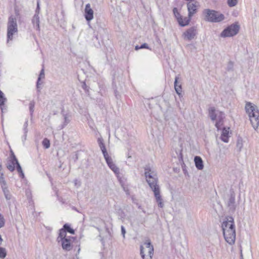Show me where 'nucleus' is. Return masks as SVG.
I'll use <instances>...</instances> for the list:
<instances>
[{"instance_id":"nucleus-1","label":"nucleus","mask_w":259,"mask_h":259,"mask_svg":"<svg viewBox=\"0 0 259 259\" xmlns=\"http://www.w3.org/2000/svg\"><path fill=\"white\" fill-rule=\"evenodd\" d=\"M145 170V176L146 181L154 193L156 201L158 203V206L162 208L164 206V204L160 195V189L158 184V180L157 174L154 170L150 168H146Z\"/></svg>"},{"instance_id":"nucleus-2","label":"nucleus","mask_w":259,"mask_h":259,"mask_svg":"<svg viewBox=\"0 0 259 259\" xmlns=\"http://www.w3.org/2000/svg\"><path fill=\"white\" fill-rule=\"evenodd\" d=\"M224 236L225 240L230 244H233L236 239V231L234 219L228 217L222 224Z\"/></svg>"},{"instance_id":"nucleus-3","label":"nucleus","mask_w":259,"mask_h":259,"mask_svg":"<svg viewBox=\"0 0 259 259\" xmlns=\"http://www.w3.org/2000/svg\"><path fill=\"white\" fill-rule=\"evenodd\" d=\"M245 110L249 116L252 127L256 130L259 126V112L256 109V107L248 102L246 104Z\"/></svg>"},{"instance_id":"nucleus-4","label":"nucleus","mask_w":259,"mask_h":259,"mask_svg":"<svg viewBox=\"0 0 259 259\" xmlns=\"http://www.w3.org/2000/svg\"><path fill=\"white\" fill-rule=\"evenodd\" d=\"M18 32V25L17 20L13 16H11L7 23V42L13 39V36Z\"/></svg>"},{"instance_id":"nucleus-5","label":"nucleus","mask_w":259,"mask_h":259,"mask_svg":"<svg viewBox=\"0 0 259 259\" xmlns=\"http://www.w3.org/2000/svg\"><path fill=\"white\" fill-rule=\"evenodd\" d=\"M204 19L206 21L210 22H220L225 19V16L223 14L214 10L210 9H205L203 11Z\"/></svg>"},{"instance_id":"nucleus-6","label":"nucleus","mask_w":259,"mask_h":259,"mask_svg":"<svg viewBox=\"0 0 259 259\" xmlns=\"http://www.w3.org/2000/svg\"><path fill=\"white\" fill-rule=\"evenodd\" d=\"M209 115L213 121L216 120L215 126L219 130L223 124L225 114L223 112L215 111L214 107H210L209 109Z\"/></svg>"},{"instance_id":"nucleus-7","label":"nucleus","mask_w":259,"mask_h":259,"mask_svg":"<svg viewBox=\"0 0 259 259\" xmlns=\"http://www.w3.org/2000/svg\"><path fill=\"white\" fill-rule=\"evenodd\" d=\"M145 247L141 246L140 254L143 259H152L154 248L149 240H147L144 243Z\"/></svg>"},{"instance_id":"nucleus-8","label":"nucleus","mask_w":259,"mask_h":259,"mask_svg":"<svg viewBox=\"0 0 259 259\" xmlns=\"http://www.w3.org/2000/svg\"><path fill=\"white\" fill-rule=\"evenodd\" d=\"M239 30V25L234 24L225 29L222 32L221 36L223 37L233 36L238 32Z\"/></svg>"},{"instance_id":"nucleus-9","label":"nucleus","mask_w":259,"mask_h":259,"mask_svg":"<svg viewBox=\"0 0 259 259\" xmlns=\"http://www.w3.org/2000/svg\"><path fill=\"white\" fill-rule=\"evenodd\" d=\"M226 203L230 211L234 212L236 209V204L235 202V193L233 190H230Z\"/></svg>"},{"instance_id":"nucleus-10","label":"nucleus","mask_w":259,"mask_h":259,"mask_svg":"<svg viewBox=\"0 0 259 259\" xmlns=\"http://www.w3.org/2000/svg\"><path fill=\"white\" fill-rule=\"evenodd\" d=\"M197 35V29L195 27H192L188 29L183 34V37L185 40H191Z\"/></svg>"},{"instance_id":"nucleus-11","label":"nucleus","mask_w":259,"mask_h":259,"mask_svg":"<svg viewBox=\"0 0 259 259\" xmlns=\"http://www.w3.org/2000/svg\"><path fill=\"white\" fill-rule=\"evenodd\" d=\"M187 6L188 11V15L189 17H192L193 15L197 13L199 5L197 2L193 3L190 2L187 4Z\"/></svg>"},{"instance_id":"nucleus-12","label":"nucleus","mask_w":259,"mask_h":259,"mask_svg":"<svg viewBox=\"0 0 259 259\" xmlns=\"http://www.w3.org/2000/svg\"><path fill=\"white\" fill-rule=\"evenodd\" d=\"M62 248L66 251H70L71 250L72 246L71 244L73 242V237L70 236L67 237V239H63L60 241Z\"/></svg>"},{"instance_id":"nucleus-13","label":"nucleus","mask_w":259,"mask_h":259,"mask_svg":"<svg viewBox=\"0 0 259 259\" xmlns=\"http://www.w3.org/2000/svg\"><path fill=\"white\" fill-rule=\"evenodd\" d=\"M107 164L110 168L116 175L119 174V169L116 166V165L112 161V159L110 156L107 157L105 158Z\"/></svg>"},{"instance_id":"nucleus-14","label":"nucleus","mask_w":259,"mask_h":259,"mask_svg":"<svg viewBox=\"0 0 259 259\" xmlns=\"http://www.w3.org/2000/svg\"><path fill=\"white\" fill-rule=\"evenodd\" d=\"M84 12V16L87 21H90L93 19L94 11L91 9V5L90 4H88L86 5Z\"/></svg>"},{"instance_id":"nucleus-15","label":"nucleus","mask_w":259,"mask_h":259,"mask_svg":"<svg viewBox=\"0 0 259 259\" xmlns=\"http://www.w3.org/2000/svg\"><path fill=\"white\" fill-rule=\"evenodd\" d=\"M0 183L6 199L10 200L11 198V195L7 187L6 182L4 180V177H2V180L0 179Z\"/></svg>"},{"instance_id":"nucleus-16","label":"nucleus","mask_w":259,"mask_h":259,"mask_svg":"<svg viewBox=\"0 0 259 259\" xmlns=\"http://www.w3.org/2000/svg\"><path fill=\"white\" fill-rule=\"evenodd\" d=\"M191 19V17H189V15L188 17H185L183 18L182 16H180L179 17H177L178 21L179 24L182 26H185L188 25Z\"/></svg>"},{"instance_id":"nucleus-17","label":"nucleus","mask_w":259,"mask_h":259,"mask_svg":"<svg viewBox=\"0 0 259 259\" xmlns=\"http://www.w3.org/2000/svg\"><path fill=\"white\" fill-rule=\"evenodd\" d=\"M194 162L196 168L199 170H202L203 168V161L199 156H195L194 157Z\"/></svg>"},{"instance_id":"nucleus-18","label":"nucleus","mask_w":259,"mask_h":259,"mask_svg":"<svg viewBox=\"0 0 259 259\" xmlns=\"http://www.w3.org/2000/svg\"><path fill=\"white\" fill-rule=\"evenodd\" d=\"M178 79H179V77L178 76H176L175 77L174 86H175V89L176 93L179 96H181L182 92V90L181 83L180 82H178Z\"/></svg>"},{"instance_id":"nucleus-19","label":"nucleus","mask_w":259,"mask_h":259,"mask_svg":"<svg viewBox=\"0 0 259 259\" xmlns=\"http://www.w3.org/2000/svg\"><path fill=\"white\" fill-rule=\"evenodd\" d=\"M14 157H16L14 154L12 153L11 162L8 163L7 166L8 169L11 171H13L15 169V165H16Z\"/></svg>"},{"instance_id":"nucleus-20","label":"nucleus","mask_w":259,"mask_h":259,"mask_svg":"<svg viewBox=\"0 0 259 259\" xmlns=\"http://www.w3.org/2000/svg\"><path fill=\"white\" fill-rule=\"evenodd\" d=\"M67 237L68 236H66V232L65 231V230H64V229H61V230H60L59 235L57 238V240L58 242H60L63 239H67Z\"/></svg>"},{"instance_id":"nucleus-21","label":"nucleus","mask_w":259,"mask_h":259,"mask_svg":"<svg viewBox=\"0 0 259 259\" xmlns=\"http://www.w3.org/2000/svg\"><path fill=\"white\" fill-rule=\"evenodd\" d=\"M32 23L34 25H35L36 29L37 30H39V18L38 14H35L33 19H32Z\"/></svg>"},{"instance_id":"nucleus-22","label":"nucleus","mask_w":259,"mask_h":259,"mask_svg":"<svg viewBox=\"0 0 259 259\" xmlns=\"http://www.w3.org/2000/svg\"><path fill=\"white\" fill-rule=\"evenodd\" d=\"M14 160L16 161V169H17V171L19 173L20 177H21L22 178H24V173L23 172L22 169L19 163L18 162V161L16 157H14Z\"/></svg>"},{"instance_id":"nucleus-23","label":"nucleus","mask_w":259,"mask_h":259,"mask_svg":"<svg viewBox=\"0 0 259 259\" xmlns=\"http://www.w3.org/2000/svg\"><path fill=\"white\" fill-rule=\"evenodd\" d=\"M44 77H45V71H44V69L42 68L40 72V74H39L38 80H37V84H36L37 89H38L39 88V85L40 84V83H39L40 79L44 78Z\"/></svg>"},{"instance_id":"nucleus-24","label":"nucleus","mask_w":259,"mask_h":259,"mask_svg":"<svg viewBox=\"0 0 259 259\" xmlns=\"http://www.w3.org/2000/svg\"><path fill=\"white\" fill-rule=\"evenodd\" d=\"M238 0H228L227 4L230 7H233L237 5Z\"/></svg>"},{"instance_id":"nucleus-25","label":"nucleus","mask_w":259,"mask_h":259,"mask_svg":"<svg viewBox=\"0 0 259 259\" xmlns=\"http://www.w3.org/2000/svg\"><path fill=\"white\" fill-rule=\"evenodd\" d=\"M6 99L4 97V93L0 90V106L4 105Z\"/></svg>"},{"instance_id":"nucleus-26","label":"nucleus","mask_w":259,"mask_h":259,"mask_svg":"<svg viewBox=\"0 0 259 259\" xmlns=\"http://www.w3.org/2000/svg\"><path fill=\"white\" fill-rule=\"evenodd\" d=\"M7 255V251L5 248L0 247V258H4Z\"/></svg>"},{"instance_id":"nucleus-27","label":"nucleus","mask_w":259,"mask_h":259,"mask_svg":"<svg viewBox=\"0 0 259 259\" xmlns=\"http://www.w3.org/2000/svg\"><path fill=\"white\" fill-rule=\"evenodd\" d=\"M63 227L66 232L67 231L72 234L74 233V231L71 229L68 225L65 224Z\"/></svg>"},{"instance_id":"nucleus-28","label":"nucleus","mask_w":259,"mask_h":259,"mask_svg":"<svg viewBox=\"0 0 259 259\" xmlns=\"http://www.w3.org/2000/svg\"><path fill=\"white\" fill-rule=\"evenodd\" d=\"M42 144L43 146L46 149H48L50 147V141L47 138H45L43 140Z\"/></svg>"},{"instance_id":"nucleus-29","label":"nucleus","mask_w":259,"mask_h":259,"mask_svg":"<svg viewBox=\"0 0 259 259\" xmlns=\"http://www.w3.org/2000/svg\"><path fill=\"white\" fill-rule=\"evenodd\" d=\"M100 147L101 150H102V152L103 154L104 158L109 156V155H108V154L106 151V148H105V146L104 145L100 146Z\"/></svg>"},{"instance_id":"nucleus-30","label":"nucleus","mask_w":259,"mask_h":259,"mask_svg":"<svg viewBox=\"0 0 259 259\" xmlns=\"http://www.w3.org/2000/svg\"><path fill=\"white\" fill-rule=\"evenodd\" d=\"M236 146H237V148L239 149V150L241 151V149L243 147V142H242V139H238Z\"/></svg>"},{"instance_id":"nucleus-31","label":"nucleus","mask_w":259,"mask_h":259,"mask_svg":"<svg viewBox=\"0 0 259 259\" xmlns=\"http://www.w3.org/2000/svg\"><path fill=\"white\" fill-rule=\"evenodd\" d=\"M34 105H35V102L33 101H31L30 103H29V110H30L31 115L32 114V113L34 111Z\"/></svg>"},{"instance_id":"nucleus-32","label":"nucleus","mask_w":259,"mask_h":259,"mask_svg":"<svg viewBox=\"0 0 259 259\" xmlns=\"http://www.w3.org/2000/svg\"><path fill=\"white\" fill-rule=\"evenodd\" d=\"M27 126H28V120L26 121L23 125V130H24V137H25V139H26V134L28 132V130H27Z\"/></svg>"},{"instance_id":"nucleus-33","label":"nucleus","mask_w":259,"mask_h":259,"mask_svg":"<svg viewBox=\"0 0 259 259\" xmlns=\"http://www.w3.org/2000/svg\"><path fill=\"white\" fill-rule=\"evenodd\" d=\"M229 130V128L228 129H227L226 128H224L223 130L222 134L221 136H228Z\"/></svg>"},{"instance_id":"nucleus-34","label":"nucleus","mask_w":259,"mask_h":259,"mask_svg":"<svg viewBox=\"0 0 259 259\" xmlns=\"http://www.w3.org/2000/svg\"><path fill=\"white\" fill-rule=\"evenodd\" d=\"M173 12L176 16V17L177 18V17H179L180 16H181L180 13L178 11V9L176 8H175L173 9Z\"/></svg>"},{"instance_id":"nucleus-35","label":"nucleus","mask_w":259,"mask_h":259,"mask_svg":"<svg viewBox=\"0 0 259 259\" xmlns=\"http://www.w3.org/2000/svg\"><path fill=\"white\" fill-rule=\"evenodd\" d=\"M221 138L223 142L225 143L228 142V136H221Z\"/></svg>"},{"instance_id":"nucleus-36","label":"nucleus","mask_w":259,"mask_h":259,"mask_svg":"<svg viewBox=\"0 0 259 259\" xmlns=\"http://www.w3.org/2000/svg\"><path fill=\"white\" fill-rule=\"evenodd\" d=\"M4 225V221L3 216L0 214V228L2 227Z\"/></svg>"},{"instance_id":"nucleus-37","label":"nucleus","mask_w":259,"mask_h":259,"mask_svg":"<svg viewBox=\"0 0 259 259\" xmlns=\"http://www.w3.org/2000/svg\"><path fill=\"white\" fill-rule=\"evenodd\" d=\"M121 234L123 237V238L125 237V233H126V231H125V228L122 226L121 227Z\"/></svg>"},{"instance_id":"nucleus-38","label":"nucleus","mask_w":259,"mask_h":259,"mask_svg":"<svg viewBox=\"0 0 259 259\" xmlns=\"http://www.w3.org/2000/svg\"><path fill=\"white\" fill-rule=\"evenodd\" d=\"M140 48H141V49H149V47L147 44L144 43L140 47Z\"/></svg>"},{"instance_id":"nucleus-39","label":"nucleus","mask_w":259,"mask_h":259,"mask_svg":"<svg viewBox=\"0 0 259 259\" xmlns=\"http://www.w3.org/2000/svg\"><path fill=\"white\" fill-rule=\"evenodd\" d=\"M39 10H40V7H39V2H37V8H36V12H35V14H39Z\"/></svg>"},{"instance_id":"nucleus-40","label":"nucleus","mask_w":259,"mask_h":259,"mask_svg":"<svg viewBox=\"0 0 259 259\" xmlns=\"http://www.w3.org/2000/svg\"><path fill=\"white\" fill-rule=\"evenodd\" d=\"M74 185L77 187L80 186V182L79 181H78L77 180H75L74 181Z\"/></svg>"},{"instance_id":"nucleus-41","label":"nucleus","mask_w":259,"mask_h":259,"mask_svg":"<svg viewBox=\"0 0 259 259\" xmlns=\"http://www.w3.org/2000/svg\"><path fill=\"white\" fill-rule=\"evenodd\" d=\"M99 144V146H101L102 145H104V144L103 143V139H98Z\"/></svg>"},{"instance_id":"nucleus-42","label":"nucleus","mask_w":259,"mask_h":259,"mask_svg":"<svg viewBox=\"0 0 259 259\" xmlns=\"http://www.w3.org/2000/svg\"><path fill=\"white\" fill-rule=\"evenodd\" d=\"M64 119H65V122H66V124H67L68 122H69V120L67 119V117H65L64 118Z\"/></svg>"},{"instance_id":"nucleus-43","label":"nucleus","mask_w":259,"mask_h":259,"mask_svg":"<svg viewBox=\"0 0 259 259\" xmlns=\"http://www.w3.org/2000/svg\"><path fill=\"white\" fill-rule=\"evenodd\" d=\"M139 49H141V48H140V47H139L138 46H136L135 47V50H137H137H139Z\"/></svg>"},{"instance_id":"nucleus-44","label":"nucleus","mask_w":259,"mask_h":259,"mask_svg":"<svg viewBox=\"0 0 259 259\" xmlns=\"http://www.w3.org/2000/svg\"><path fill=\"white\" fill-rule=\"evenodd\" d=\"M2 241H3V239L1 237V236L0 235V245L1 244Z\"/></svg>"},{"instance_id":"nucleus-45","label":"nucleus","mask_w":259,"mask_h":259,"mask_svg":"<svg viewBox=\"0 0 259 259\" xmlns=\"http://www.w3.org/2000/svg\"><path fill=\"white\" fill-rule=\"evenodd\" d=\"M16 14L17 15H18V13H17V12H16Z\"/></svg>"}]
</instances>
